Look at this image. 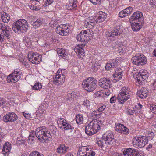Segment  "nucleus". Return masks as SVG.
Masks as SVG:
<instances>
[{
  "label": "nucleus",
  "mask_w": 156,
  "mask_h": 156,
  "mask_svg": "<svg viewBox=\"0 0 156 156\" xmlns=\"http://www.w3.org/2000/svg\"><path fill=\"white\" fill-rule=\"evenodd\" d=\"M34 138L35 137H34V138L31 137L29 138H29L27 140L28 143L29 144H31L34 143Z\"/></svg>",
  "instance_id": "obj_52"
},
{
  "label": "nucleus",
  "mask_w": 156,
  "mask_h": 156,
  "mask_svg": "<svg viewBox=\"0 0 156 156\" xmlns=\"http://www.w3.org/2000/svg\"><path fill=\"white\" fill-rule=\"evenodd\" d=\"M141 77H140L139 79L137 80V81L138 82H139L140 80H145L147 78L148 76L147 74H143V75H141Z\"/></svg>",
  "instance_id": "obj_43"
},
{
  "label": "nucleus",
  "mask_w": 156,
  "mask_h": 156,
  "mask_svg": "<svg viewBox=\"0 0 156 156\" xmlns=\"http://www.w3.org/2000/svg\"><path fill=\"white\" fill-rule=\"evenodd\" d=\"M99 84L102 88L108 89L110 87L111 81L108 78L103 77L100 79L99 81Z\"/></svg>",
  "instance_id": "obj_14"
},
{
  "label": "nucleus",
  "mask_w": 156,
  "mask_h": 156,
  "mask_svg": "<svg viewBox=\"0 0 156 156\" xmlns=\"http://www.w3.org/2000/svg\"><path fill=\"white\" fill-rule=\"evenodd\" d=\"M28 5L30 7V9L32 10L36 11H38L39 10V9L36 6H34V5L30 4H29Z\"/></svg>",
  "instance_id": "obj_49"
},
{
  "label": "nucleus",
  "mask_w": 156,
  "mask_h": 156,
  "mask_svg": "<svg viewBox=\"0 0 156 156\" xmlns=\"http://www.w3.org/2000/svg\"><path fill=\"white\" fill-rule=\"evenodd\" d=\"M17 118L16 115L13 112H12L7 114L5 115L3 117V120L6 122H12L17 120Z\"/></svg>",
  "instance_id": "obj_15"
},
{
  "label": "nucleus",
  "mask_w": 156,
  "mask_h": 156,
  "mask_svg": "<svg viewBox=\"0 0 156 156\" xmlns=\"http://www.w3.org/2000/svg\"><path fill=\"white\" fill-rule=\"evenodd\" d=\"M29 40L28 37H24L23 38V41L24 42L28 43L29 42Z\"/></svg>",
  "instance_id": "obj_64"
},
{
  "label": "nucleus",
  "mask_w": 156,
  "mask_h": 156,
  "mask_svg": "<svg viewBox=\"0 0 156 156\" xmlns=\"http://www.w3.org/2000/svg\"><path fill=\"white\" fill-rule=\"evenodd\" d=\"M142 105L140 103L137 104L134 108L135 109L140 110L142 108Z\"/></svg>",
  "instance_id": "obj_50"
},
{
  "label": "nucleus",
  "mask_w": 156,
  "mask_h": 156,
  "mask_svg": "<svg viewBox=\"0 0 156 156\" xmlns=\"http://www.w3.org/2000/svg\"><path fill=\"white\" fill-rule=\"evenodd\" d=\"M77 2L76 0H70V3L67 7V9L69 10H76L77 8L76 5Z\"/></svg>",
  "instance_id": "obj_27"
},
{
  "label": "nucleus",
  "mask_w": 156,
  "mask_h": 156,
  "mask_svg": "<svg viewBox=\"0 0 156 156\" xmlns=\"http://www.w3.org/2000/svg\"><path fill=\"white\" fill-rule=\"evenodd\" d=\"M100 22L98 21V20L97 19H94V20H93V21L90 22V25L91 26V27H93L94 26L95 23H99Z\"/></svg>",
  "instance_id": "obj_46"
},
{
  "label": "nucleus",
  "mask_w": 156,
  "mask_h": 156,
  "mask_svg": "<svg viewBox=\"0 0 156 156\" xmlns=\"http://www.w3.org/2000/svg\"><path fill=\"white\" fill-rule=\"evenodd\" d=\"M148 142L147 138L144 136H139L133 138L132 143L136 148L143 147Z\"/></svg>",
  "instance_id": "obj_7"
},
{
  "label": "nucleus",
  "mask_w": 156,
  "mask_h": 156,
  "mask_svg": "<svg viewBox=\"0 0 156 156\" xmlns=\"http://www.w3.org/2000/svg\"><path fill=\"white\" fill-rule=\"evenodd\" d=\"M83 105L87 108H88L90 105V102L87 100H84L83 102Z\"/></svg>",
  "instance_id": "obj_55"
},
{
  "label": "nucleus",
  "mask_w": 156,
  "mask_h": 156,
  "mask_svg": "<svg viewBox=\"0 0 156 156\" xmlns=\"http://www.w3.org/2000/svg\"><path fill=\"white\" fill-rule=\"evenodd\" d=\"M60 73L62 76H63L65 77V75L66 74V71L65 69H59L57 72V73Z\"/></svg>",
  "instance_id": "obj_41"
},
{
  "label": "nucleus",
  "mask_w": 156,
  "mask_h": 156,
  "mask_svg": "<svg viewBox=\"0 0 156 156\" xmlns=\"http://www.w3.org/2000/svg\"><path fill=\"white\" fill-rule=\"evenodd\" d=\"M120 129V131L119 132L127 134L129 133V130L123 125V126Z\"/></svg>",
  "instance_id": "obj_35"
},
{
  "label": "nucleus",
  "mask_w": 156,
  "mask_h": 156,
  "mask_svg": "<svg viewBox=\"0 0 156 156\" xmlns=\"http://www.w3.org/2000/svg\"><path fill=\"white\" fill-rule=\"evenodd\" d=\"M117 64V61L115 59L111 60L106 64L105 66V69L107 70L112 69L116 67Z\"/></svg>",
  "instance_id": "obj_20"
},
{
  "label": "nucleus",
  "mask_w": 156,
  "mask_h": 156,
  "mask_svg": "<svg viewBox=\"0 0 156 156\" xmlns=\"http://www.w3.org/2000/svg\"><path fill=\"white\" fill-rule=\"evenodd\" d=\"M136 78L137 79V80L138 79H139V78L140 77H141V74L140 73V71L139 73H136Z\"/></svg>",
  "instance_id": "obj_63"
},
{
  "label": "nucleus",
  "mask_w": 156,
  "mask_h": 156,
  "mask_svg": "<svg viewBox=\"0 0 156 156\" xmlns=\"http://www.w3.org/2000/svg\"><path fill=\"white\" fill-rule=\"evenodd\" d=\"M95 154V153L93 151L90 150L89 152H87L85 155L83 156H94Z\"/></svg>",
  "instance_id": "obj_42"
},
{
  "label": "nucleus",
  "mask_w": 156,
  "mask_h": 156,
  "mask_svg": "<svg viewBox=\"0 0 156 156\" xmlns=\"http://www.w3.org/2000/svg\"><path fill=\"white\" fill-rule=\"evenodd\" d=\"M131 23V26L133 30L134 31H138L142 27L143 24H141V22L130 21Z\"/></svg>",
  "instance_id": "obj_23"
},
{
  "label": "nucleus",
  "mask_w": 156,
  "mask_h": 156,
  "mask_svg": "<svg viewBox=\"0 0 156 156\" xmlns=\"http://www.w3.org/2000/svg\"><path fill=\"white\" fill-rule=\"evenodd\" d=\"M29 156H44L42 154L37 151H34L30 154Z\"/></svg>",
  "instance_id": "obj_44"
},
{
  "label": "nucleus",
  "mask_w": 156,
  "mask_h": 156,
  "mask_svg": "<svg viewBox=\"0 0 156 156\" xmlns=\"http://www.w3.org/2000/svg\"><path fill=\"white\" fill-rule=\"evenodd\" d=\"M57 51L59 56H60L63 58H67V53L64 49L58 48L57 49Z\"/></svg>",
  "instance_id": "obj_30"
},
{
  "label": "nucleus",
  "mask_w": 156,
  "mask_h": 156,
  "mask_svg": "<svg viewBox=\"0 0 156 156\" xmlns=\"http://www.w3.org/2000/svg\"><path fill=\"white\" fill-rule=\"evenodd\" d=\"M68 148V147L64 144H61L57 149V152L60 154H65L67 152V149Z\"/></svg>",
  "instance_id": "obj_29"
},
{
  "label": "nucleus",
  "mask_w": 156,
  "mask_h": 156,
  "mask_svg": "<svg viewBox=\"0 0 156 156\" xmlns=\"http://www.w3.org/2000/svg\"><path fill=\"white\" fill-rule=\"evenodd\" d=\"M149 139L152 140L154 137V133L153 132H151L148 134V136H147Z\"/></svg>",
  "instance_id": "obj_57"
},
{
  "label": "nucleus",
  "mask_w": 156,
  "mask_h": 156,
  "mask_svg": "<svg viewBox=\"0 0 156 156\" xmlns=\"http://www.w3.org/2000/svg\"><path fill=\"white\" fill-rule=\"evenodd\" d=\"M114 136L112 133L104 134L102 136V139L104 140L106 145H112L115 142Z\"/></svg>",
  "instance_id": "obj_13"
},
{
  "label": "nucleus",
  "mask_w": 156,
  "mask_h": 156,
  "mask_svg": "<svg viewBox=\"0 0 156 156\" xmlns=\"http://www.w3.org/2000/svg\"><path fill=\"white\" fill-rule=\"evenodd\" d=\"M107 14L105 12L102 11H100L99 12V16L98 17L96 18L98 20H100V21H103L105 20L107 17Z\"/></svg>",
  "instance_id": "obj_32"
},
{
  "label": "nucleus",
  "mask_w": 156,
  "mask_h": 156,
  "mask_svg": "<svg viewBox=\"0 0 156 156\" xmlns=\"http://www.w3.org/2000/svg\"><path fill=\"white\" fill-rule=\"evenodd\" d=\"M35 132H34V131H33L30 133V135L29 136V138H30L31 137L34 138V134H35Z\"/></svg>",
  "instance_id": "obj_61"
},
{
  "label": "nucleus",
  "mask_w": 156,
  "mask_h": 156,
  "mask_svg": "<svg viewBox=\"0 0 156 156\" xmlns=\"http://www.w3.org/2000/svg\"><path fill=\"white\" fill-rule=\"evenodd\" d=\"M83 148H80L79 149L78 152L77 153V156H83L85 155L87 152L85 151H83Z\"/></svg>",
  "instance_id": "obj_37"
},
{
  "label": "nucleus",
  "mask_w": 156,
  "mask_h": 156,
  "mask_svg": "<svg viewBox=\"0 0 156 156\" xmlns=\"http://www.w3.org/2000/svg\"><path fill=\"white\" fill-rule=\"evenodd\" d=\"M84 47V46L83 44L81 45H78L75 47L74 49V51L76 54H78L79 55H83L84 54V50L83 48ZM80 56V58L82 57Z\"/></svg>",
  "instance_id": "obj_26"
},
{
  "label": "nucleus",
  "mask_w": 156,
  "mask_h": 156,
  "mask_svg": "<svg viewBox=\"0 0 156 156\" xmlns=\"http://www.w3.org/2000/svg\"><path fill=\"white\" fill-rule=\"evenodd\" d=\"M1 18L3 22L5 23H8L10 20L9 15L5 12L1 13Z\"/></svg>",
  "instance_id": "obj_31"
},
{
  "label": "nucleus",
  "mask_w": 156,
  "mask_h": 156,
  "mask_svg": "<svg viewBox=\"0 0 156 156\" xmlns=\"http://www.w3.org/2000/svg\"><path fill=\"white\" fill-rule=\"evenodd\" d=\"M123 71L122 70L121 68L119 67L116 68L115 69V73H118L119 72L122 73Z\"/></svg>",
  "instance_id": "obj_59"
},
{
  "label": "nucleus",
  "mask_w": 156,
  "mask_h": 156,
  "mask_svg": "<svg viewBox=\"0 0 156 156\" xmlns=\"http://www.w3.org/2000/svg\"><path fill=\"white\" fill-rule=\"evenodd\" d=\"M77 2L76 0H70V3L67 7V9L69 10H76L77 8L76 5Z\"/></svg>",
  "instance_id": "obj_28"
},
{
  "label": "nucleus",
  "mask_w": 156,
  "mask_h": 156,
  "mask_svg": "<svg viewBox=\"0 0 156 156\" xmlns=\"http://www.w3.org/2000/svg\"><path fill=\"white\" fill-rule=\"evenodd\" d=\"M53 0H47L46 2V6H48V5H51L53 2Z\"/></svg>",
  "instance_id": "obj_60"
},
{
  "label": "nucleus",
  "mask_w": 156,
  "mask_h": 156,
  "mask_svg": "<svg viewBox=\"0 0 156 156\" xmlns=\"http://www.w3.org/2000/svg\"><path fill=\"white\" fill-rule=\"evenodd\" d=\"M38 111L40 113H42L45 111V109L44 108V106L43 105H41L38 108Z\"/></svg>",
  "instance_id": "obj_53"
},
{
  "label": "nucleus",
  "mask_w": 156,
  "mask_h": 156,
  "mask_svg": "<svg viewBox=\"0 0 156 156\" xmlns=\"http://www.w3.org/2000/svg\"><path fill=\"white\" fill-rule=\"evenodd\" d=\"M68 29V27L66 25L64 26L63 25H61L57 27L56 31L57 34L61 35L66 36L69 32L67 30Z\"/></svg>",
  "instance_id": "obj_16"
},
{
  "label": "nucleus",
  "mask_w": 156,
  "mask_h": 156,
  "mask_svg": "<svg viewBox=\"0 0 156 156\" xmlns=\"http://www.w3.org/2000/svg\"><path fill=\"white\" fill-rule=\"evenodd\" d=\"M20 69H17L14 70L7 78V81L9 83H15L17 82L20 79Z\"/></svg>",
  "instance_id": "obj_10"
},
{
  "label": "nucleus",
  "mask_w": 156,
  "mask_h": 156,
  "mask_svg": "<svg viewBox=\"0 0 156 156\" xmlns=\"http://www.w3.org/2000/svg\"><path fill=\"white\" fill-rule=\"evenodd\" d=\"M132 7L129 6L120 12L119 16L121 18H123L130 14L133 11Z\"/></svg>",
  "instance_id": "obj_21"
},
{
  "label": "nucleus",
  "mask_w": 156,
  "mask_h": 156,
  "mask_svg": "<svg viewBox=\"0 0 156 156\" xmlns=\"http://www.w3.org/2000/svg\"><path fill=\"white\" fill-rule=\"evenodd\" d=\"M22 114L27 119H28L30 118L31 115L29 114L23 112H22Z\"/></svg>",
  "instance_id": "obj_51"
},
{
  "label": "nucleus",
  "mask_w": 156,
  "mask_h": 156,
  "mask_svg": "<svg viewBox=\"0 0 156 156\" xmlns=\"http://www.w3.org/2000/svg\"><path fill=\"white\" fill-rule=\"evenodd\" d=\"M123 153L124 156H137L139 154L137 150L132 148L125 149Z\"/></svg>",
  "instance_id": "obj_18"
},
{
  "label": "nucleus",
  "mask_w": 156,
  "mask_h": 156,
  "mask_svg": "<svg viewBox=\"0 0 156 156\" xmlns=\"http://www.w3.org/2000/svg\"><path fill=\"white\" fill-rule=\"evenodd\" d=\"M95 63H93L92 66V69L93 72H95L97 71L99 68V66L98 65V63L95 62Z\"/></svg>",
  "instance_id": "obj_39"
},
{
  "label": "nucleus",
  "mask_w": 156,
  "mask_h": 156,
  "mask_svg": "<svg viewBox=\"0 0 156 156\" xmlns=\"http://www.w3.org/2000/svg\"><path fill=\"white\" fill-rule=\"evenodd\" d=\"M143 20L142 13L140 11L134 12L129 19L130 21L141 22V24H143Z\"/></svg>",
  "instance_id": "obj_12"
},
{
  "label": "nucleus",
  "mask_w": 156,
  "mask_h": 156,
  "mask_svg": "<svg viewBox=\"0 0 156 156\" xmlns=\"http://www.w3.org/2000/svg\"><path fill=\"white\" fill-rule=\"evenodd\" d=\"M90 23L88 21H86L84 22V25L86 28L87 27H88L89 28L91 27V26L90 25Z\"/></svg>",
  "instance_id": "obj_58"
},
{
  "label": "nucleus",
  "mask_w": 156,
  "mask_h": 156,
  "mask_svg": "<svg viewBox=\"0 0 156 156\" xmlns=\"http://www.w3.org/2000/svg\"><path fill=\"white\" fill-rule=\"evenodd\" d=\"M98 82L93 77H89L85 80L82 82L85 90L90 92L93 91L96 88Z\"/></svg>",
  "instance_id": "obj_6"
},
{
  "label": "nucleus",
  "mask_w": 156,
  "mask_h": 156,
  "mask_svg": "<svg viewBox=\"0 0 156 156\" xmlns=\"http://www.w3.org/2000/svg\"><path fill=\"white\" fill-rule=\"evenodd\" d=\"M35 133L36 136L41 142L43 141L44 140H50L51 139L50 131L45 126H42L37 128Z\"/></svg>",
  "instance_id": "obj_2"
},
{
  "label": "nucleus",
  "mask_w": 156,
  "mask_h": 156,
  "mask_svg": "<svg viewBox=\"0 0 156 156\" xmlns=\"http://www.w3.org/2000/svg\"><path fill=\"white\" fill-rule=\"evenodd\" d=\"M148 94V91L146 88H142L140 91H138L137 94L141 98L144 99L146 98Z\"/></svg>",
  "instance_id": "obj_24"
},
{
  "label": "nucleus",
  "mask_w": 156,
  "mask_h": 156,
  "mask_svg": "<svg viewBox=\"0 0 156 156\" xmlns=\"http://www.w3.org/2000/svg\"><path fill=\"white\" fill-rule=\"evenodd\" d=\"M75 119L78 124H81L82 123L83 119V116L80 114L76 115Z\"/></svg>",
  "instance_id": "obj_33"
},
{
  "label": "nucleus",
  "mask_w": 156,
  "mask_h": 156,
  "mask_svg": "<svg viewBox=\"0 0 156 156\" xmlns=\"http://www.w3.org/2000/svg\"><path fill=\"white\" fill-rule=\"evenodd\" d=\"M90 114H91V116L94 117V118H99L101 114L98 111H93Z\"/></svg>",
  "instance_id": "obj_36"
},
{
  "label": "nucleus",
  "mask_w": 156,
  "mask_h": 156,
  "mask_svg": "<svg viewBox=\"0 0 156 156\" xmlns=\"http://www.w3.org/2000/svg\"><path fill=\"white\" fill-rule=\"evenodd\" d=\"M28 23L24 19H20L14 23L12 26L13 30L16 33L26 32L28 30Z\"/></svg>",
  "instance_id": "obj_4"
},
{
  "label": "nucleus",
  "mask_w": 156,
  "mask_h": 156,
  "mask_svg": "<svg viewBox=\"0 0 156 156\" xmlns=\"http://www.w3.org/2000/svg\"><path fill=\"white\" fill-rule=\"evenodd\" d=\"M42 87L41 83H37L32 88L34 90H38L40 89Z\"/></svg>",
  "instance_id": "obj_40"
},
{
  "label": "nucleus",
  "mask_w": 156,
  "mask_h": 156,
  "mask_svg": "<svg viewBox=\"0 0 156 156\" xmlns=\"http://www.w3.org/2000/svg\"><path fill=\"white\" fill-rule=\"evenodd\" d=\"M11 144L9 142H6L4 144L2 149L3 154L5 156H7L9 154L11 149Z\"/></svg>",
  "instance_id": "obj_22"
},
{
  "label": "nucleus",
  "mask_w": 156,
  "mask_h": 156,
  "mask_svg": "<svg viewBox=\"0 0 156 156\" xmlns=\"http://www.w3.org/2000/svg\"><path fill=\"white\" fill-rule=\"evenodd\" d=\"M96 143L98 146L101 148H102L104 147H106V144H105V142L104 141V140L102 139V137L101 139L97 140Z\"/></svg>",
  "instance_id": "obj_34"
},
{
  "label": "nucleus",
  "mask_w": 156,
  "mask_h": 156,
  "mask_svg": "<svg viewBox=\"0 0 156 156\" xmlns=\"http://www.w3.org/2000/svg\"><path fill=\"white\" fill-rule=\"evenodd\" d=\"M123 126V125L121 124H118L116 125L115 126V130L117 132L120 131V129Z\"/></svg>",
  "instance_id": "obj_45"
},
{
  "label": "nucleus",
  "mask_w": 156,
  "mask_h": 156,
  "mask_svg": "<svg viewBox=\"0 0 156 156\" xmlns=\"http://www.w3.org/2000/svg\"><path fill=\"white\" fill-rule=\"evenodd\" d=\"M132 63L137 66H143L147 62L146 58L141 53H136L132 57L131 59Z\"/></svg>",
  "instance_id": "obj_8"
},
{
  "label": "nucleus",
  "mask_w": 156,
  "mask_h": 156,
  "mask_svg": "<svg viewBox=\"0 0 156 156\" xmlns=\"http://www.w3.org/2000/svg\"><path fill=\"white\" fill-rule=\"evenodd\" d=\"M105 108L106 106L105 105H104L98 108V111L99 112H101L105 109Z\"/></svg>",
  "instance_id": "obj_54"
},
{
  "label": "nucleus",
  "mask_w": 156,
  "mask_h": 156,
  "mask_svg": "<svg viewBox=\"0 0 156 156\" xmlns=\"http://www.w3.org/2000/svg\"><path fill=\"white\" fill-rule=\"evenodd\" d=\"M28 57L29 61L32 63L37 64L41 60L42 56L37 53L29 52Z\"/></svg>",
  "instance_id": "obj_11"
},
{
  "label": "nucleus",
  "mask_w": 156,
  "mask_h": 156,
  "mask_svg": "<svg viewBox=\"0 0 156 156\" xmlns=\"http://www.w3.org/2000/svg\"><path fill=\"white\" fill-rule=\"evenodd\" d=\"M122 31L121 30L117 29V28L114 29L112 30H108L107 31L106 34V36L108 38L111 37H114L115 36L119 35L122 33Z\"/></svg>",
  "instance_id": "obj_17"
},
{
  "label": "nucleus",
  "mask_w": 156,
  "mask_h": 156,
  "mask_svg": "<svg viewBox=\"0 0 156 156\" xmlns=\"http://www.w3.org/2000/svg\"><path fill=\"white\" fill-rule=\"evenodd\" d=\"M93 31L91 30L87 29L82 31L79 34L77 35L76 38L77 40L81 42L87 41L91 37Z\"/></svg>",
  "instance_id": "obj_9"
},
{
  "label": "nucleus",
  "mask_w": 156,
  "mask_h": 156,
  "mask_svg": "<svg viewBox=\"0 0 156 156\" xmlns=\"http://www.w3.org/2000/svg\"><path fill=\"white\" fill-rule=\"evenodd\" d=\"M122 73L119 72L118 73H115L114 74V77L116 78L115 80L117 81L119 80L122 78Z\"/></svg>",
  "instance_id": "obj_38"
},
{
  "label": "nucleus",
  "mask_w": 156,
  "mask_h": 156,
  "mask_svg": "<svg viewBox=\"0 0 156 156\" xmlns=\"http://www.w3.org/2000/svg\"><path fill=\"white\" fill-rule=\"evenodd\" d=\"M140 73L142 75L143 74H148L147 72L145 70H140Z\"/></svg>",
  "instance_id": "obj_62"
},
{
  "label": "nucleus",
  "mask_w": 156,
  "mask_h": 156,
  "mask_svg": "<svg viewBox=\"0 0 156 156\" xmlns=\"http://www.w3.org/2000/svg\"><path fill=\"white\" fill-rule=\"evenodd\" d=\"M101 122L93 120L90 122L85 127L86 133L88 135H92L96 133L100 129Z\"/></svg>",
  "instance_id": "obj_3"
},
{
  "label": "nucleus",
  "mask_w": 156,
  "mask_h": 156,
  "mask_svg": "<svg viewBox=\"0 0 156 156\" xmlns=\"http://www.w3.org/2000/svg\"><path fill=\"white\" fill-rule=\"evenodd\" d=\"M91 3L94 4L96 5L100 2L101 0H89Z\"/></svg>",
  "instance_id": "obj_56"
},
{
  "label": "nucleus",
  "mask_w": 156,
  "mask_h": 156,
  "mask_svg": "<svg viewBox=\"0 0 156 156\" xmlns=\"http://www.w3.org/2000/svg\"><path fill=\"white\" fill-rule=\"evenodd\" d=\"M121 91L118 94L117 98L115 96H114L111 98L110 100V103H115L117 99L120 103L122 104L130 97L132 92L129 91L128 87H122Z\"/></svg>",
  "instance_id": "obj_1"
},
{
  "label": "nucleus",
  "mask_w": 156,
  "mask_h": 156,
  "mask_svg": "<svg viewBox=\"0 0 156 156\" xmlns=\"http://www.w3.org/2000/svg\"><path fill=\"white\" fill-rule=\"evenodd\" d=\"M44 20L42 18H40L37 20H34L30 22V23L34 27H38L44 23Z\"/></svg>",
  "instance_id": "obj_25"
},
{
  "label": "nucleus",
  "mask_w": 156,
  "mask_h": 156,
  "mask_svg": "<svg viewBox=\"0 0 156 156\" xmlns=\"http://www.w3.org/2000/svg\"><path fill=\"white\" fill-rule=\"evenodd\" d=\"M64 126V129L65 130H68L69 129H72V127L71 126L68 124V123H66L65 125L63 126Z\"/></svg>",
  "instance_id": "obj_48"
},
{
  "label": "nucleus",
  "mask_w": 156,
  "mask_h": 156,
  "mask_svg": "<svg viewBox=\"0 0 156 156\" xmlns=\"http://www.w3.org/2000/svg\"><path fill=\"white\" fill-rule=\"evenodd\" d=\"M65 78L63 76H62L60 73H58L53 78V82L56 85H60L64 82L65 81Z\"/></svg>",
  "instance_id": "obj_19"
},
{
  "label": "nucleus",
  "mask_w": 156,
  "mask_h": 156,
  "mask_svg": "<svg viewBox=\"0 0 156 156\" xmlns=\"http://www.w3.org/2000/svg\"><path fill=\"white\" fill-rule=\"evenodd\" d=\"M136 111V110L135 109L133 108V110H130L129 109L127 111V114L129 115H133L135 113V112Z\"/></svg>",
  "instance_id": "obj_47"
},
{
  "label": "nucleus",
  "mask_w": 156,
  "mask_h": 156,
  "mask_svg": "<svg viewBox=\"0 0 156 156\" xmlns=\"http://www.w3.org/2000/svg\"><path fill=\"white\" fill-rule=\"evenodd\" d=\"M12 30L7 25L3 23H0V42H3L5 40V37L8 39L11 38V33Z\"/></svg>",
  "instance_id": "obj_5"
}]
</instances>
